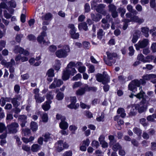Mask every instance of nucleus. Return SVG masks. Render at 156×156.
Returning <instances> with one entry per match:
<instances>
[{"mask_svg": "<svg viewBox=\"0 0 156 156\" xmlns=\"http://www.w3.org/2000/svg\"><path fill=\"white\" fill-rule=\"evenodd\" d=\"M51 103V101H49V102L46 101L42 105V108L45 111H48L50 108V104Z\"/></svg>", "mask_w": 156, "mask_h": 156, "instance_id": "20", "label": "nucleus"}, {"mask_svg": "<svg viewBox=\"0 0 156 156\" xmlns=\"http://www.w3.org/2000/svg\"><path fill=\"white\" fill-rule=\"evenodd\" d=\"M96 76L97 80L99 82H102L104 84L109 82V78L108 75L104 73V72L103 74L98 73Z\"/></svg>", "mask_w": 156, "mask_h": 156, "instance_id": "4", "label": "nucleus"}, {"mask_svg": "<svg viewBox=\"0 0 156 156\" xmlns=\"http://www.w3.org/2000/svg\"><path fill=\"white\" fill-rule=\"evenodd\" d=\"M108 10L109 12H112L116 10V7L113 4H110L108 6Z\"/></svg>", "mask_w": 156, "mask_h": 156, "instance_id": "35", "label": "nucleus"}, {"mask_svg": "<svg viewBox=\"0 0 156 156\" xmlns=\"http://www.w3.org/2000/svg\"><path fill=\"white\" fill-rule=\"evenodd\" d=\"M63 83L62 81L61 80L55 78L52 83L49 86L50 89H54L56 87H59Z\"/></svg>", "mask_w": 156, "mask_h": 156, "instance_id": "7", "label": "nucleus"}, {"mask_svg": "<svg viewBox=\"0 0 156 156\" xmlns=\"http://www.w3.org/2000/svg\"><path fill=\"white\" fill-rule=\"evenodd\" d=\"M85 88H81L78 89L76 92V94L77 96H81L83 95L85 93Z\"/></svg>", "mask_w": 156, "mask_h": 156, "instance_id": "26", "label": "nucleus"}, {"mask_svg": "<svg viewBox=\"0 0 156 156\" xmlns=\"http://www.w3.org/2000/svg\"><path fill=\"white\" fill-rule=\"evenodd\" d=\"M151 48L153 52H156V43H153L152 44Z\"/></svg>", "mask_w": 156, "mask_h": 156, "instance_id": "53", "label": "nucleus"}, {"mask_svg": "<svg viewBox=\"0 0 156 156\" xmlns=\"http://www.w3.org/2000/svg\"><path fill=\"white\" fill-rule=\"evenodd\" d=\"M91 16L92 20L95 22H98L102 18V16L99 14L95 15L94 14L91 13Z\"/></svg>", "mask_w": 156, "mask_h": 156, "instance_id": "14", "label": "nucleus"}, {"mask_svg": "<svg viewBox=\"0 0 156 156\" xmlns=\"http://www.w3.org/2000/svg\"><path fill=\"white\" fill-rule=\"evenodd\" d=\"M2 2L0 3V8L3 9H7L8 7L6 3L7 0H1Z\"/></svg>", "mask_w": 156, "mask_h": 156, "instance_id": "28", "label": "nucleus"}, {"mask_svg": "<svg viewBox=\"0 0 156 156\" xmlns=\"http://www.w3.org/2000/svg\"><path fill=\"white\" fill-rule=\"evenodd\" d=\"M23 48L19 46H16L15 47L14 49V51L16 53H21L22 51H23Z\"/></svg>", "mask_w": 156, "mask_h": 156, "instance_id": "29", "label": "nucleus"}, {"mask_svg": "<svg viewBox=\"0 0 156 156\" xmlns=\"http://www.w3.org/2000/svg\"><path fill=\"white\" fill-rule=\"evenodd\" d=\"M148 44V40L145 39L143 40L139 41L138 43L135 45L136 49L138 50L140 48H144L146 47Z\"/></svg>", "mask_w": 156, "mask_h": 156, "instance_id": "6", "label": "nucleus"}, {"mask_svg": "<svg viewBox=\"0 0 156 156\" xmlns=\"http://www.w3.org/2000/svg\"><path fill=\"white\" fill-rule=\"evenodd\" d=\"M61 64L59 61H57L56 62V64L55 66V69L58 71L60 68Z\"/></svg>", "mask_w": 156, "mask_h": 156, "instance_id": "46", "label": "nucleus"}, {"mask_svg": "<svg viewBox=\"0 0 156 156\" xmlns=\"http://www.w3.org/2000/svg\"><path fill=\"white\" fill-rule=\"evenodd\" d=\"M64 98L63 94L60 92H58L56 97V98L58 100L60 101L62 100Z\"/></svg>", "mask_w": 156, "mask_h": 156, "instance_id": "33", "label": "nucleus"}, {"mask_svg": "<svg viewBox=\"0 0 156 156\" xmlns=\"http://www.w3.org/2000/svg\"><path fill=\"white\" fill-rule=\"evenodd\" d=\"M129 55L131 56L133 55L134 52V50L133 47L132 46L129 47Z\"/></svg>", "mask_w": 156, "mask_h": 156, "instance_id": "52", "label": "nucleus"}, {"mask_svg": "<svg viewBox=\"0 0 156 156\" xmlns=\"http://www.w3.org/2000/svg\"><path fill=\"white\" fill-rule=\"evenodd\" d=\"M50 134L48 133H46L44 135V141L45 142H47L48 141L50 138Z\"/></svg>", "mask_w": 156, "mask_h": 156, "instance_id": "45", "label": "nucleus"}, {"mask_svg": "<svg viewBox=\"0 0 156 156\" xmlns=\"http://www.w3.org/2000/svg\"><path fill=\"white\" fill-rule=\"evenodd\" d=\"M57 49V47L55 45H51L49 47V50L51 52H54Z\"/></svg>", "mask_w": 156, "mask_h": 156, "instance_id": "60", "label": "nucleus"}, {"mask_svg": "<svg viewBox=\"0 0 156 156\" xmlns=\"http://www.w3.org/2000/svg\"><path fill=\"white\" fill-rule=\"evenodd\" d=\"M52 17V14L50 12H48L42 16L41 17V19L43 20L50 21Z\"/></svg>", "mask_w": 156, "mask_h": 156, "instance_id": "17", "label": "nucleus"}, {"mask_svg": "<svg viewBox=\"0 0 156 156\" xmlns=\"http://www.w3.org/2000/svg\"><path fill=\"white\" fill-rule=\"evenodd\" d=\"M83 46L85 49H88L90 47V44L88 42H84L83 43Z\"/></svg>", "mask_w": 156, "mask_h": 156, "instance_id": "56", "label": "nucleus"}, {"mask_svg": "<svg viewBox=\"0 0 156 156\" xmlns=\"http://www.w3.org/2000/svg\"><path fill=\"white\" fill-rule=\"evenodd\" d=\"M48 77H53L54 76V70L52 69H49L47 73Z\"/></svg>", "mask_w": 156, "mask_h": 156, "instance_id": "43", "label": "nucleus"}, {"mask_svg": "<svg viewBox=\"0 0 156 156\" xmlns=\"http://www.w3.org/2000/svg\"><path fill=\"white\" fill-rule=\"evenodd\" d=\"M146 119L145 118H142L140 120V122L144 126H147V124L145 122Z\"/></svg>", "mask_w": 156, "mask_h": 156, "instance_id": "61", "label": "nucleus"}, {"mask_svg": "<svg viewBox=\"0 0 156 156\" xmlns=\"http://www.w3.org/2000/svg\"><path fill=\"white\" fill-rule=\"evenodd\" d=\"M141 32L143 33L145 37H148L149 36V28L147 27H143L141 28Z\"/></svg>", "mask_w": 156, "mask_h": 156, "instance_id": "24", "label": "nucleus"}, {"mask_svg": "<svg viewBox=\"0 0 156 156\" xmlns=\"http://www.w3.org/2000/svg\"><path fill=\"white\" fill-rule=\"evenodd\" d=\"M42 119L43 122H47L48 119V115L46 113H44L43 115Z\"/></svg>", "mask_w": 156, "mask_h": 156, "instance_id": "55", "label": "nucleus"}, {"mask_svg": "<svg viewBox=\"0 0 156 156\" xmlns=\"http://www.w3.org/2000/svg\"><path fill=\"white\" fill-rule=\"evenodd\" d=\"M84 9L86 12H88L90 10V7L88 3H86L85 5Z\"/></svg>", "mask_w": 156, "mask_h": 156, "instance_id": "58", "label": "nucleus"}, {"mask_svg": "<svg viewBox=\"0 0 156 156\" xmlns=\"http://www.w3.org/2000/svg\"><path fill=\"white\" fill-rule=\"evenodd\" d=\"M105 117L104 114L102 112L100 116L96 118L98 122L103 121L104 120V118Z\"/></svg>", "mask_w": 156, "mask_h": 156, "instance_id": "44", "label": "nucleus"}, {"mask_svg": "<svg viewBox=\"0 0 156 156\" xmlns=\"http://www.w3.org/2000/svg\"><path fill=\"white\" fill-rule=\"evenodd\" d=\"M7 3L8 5L10 7L15 8L16 6V2L14 0H11L9 1Z\"/></svg>", "mask_w": 156, "mask_h": 156, "instance_id": "31", "label": "nucleus"}, {"mask_svg": "<svg viewBox=\"0 0 156 156\" xmlns=\"http://www.w3.org/2000/svg\"><path fill=\"white\" fill-rule=\"evenodd\" d=\"M137 59L143 62L146 63V61L145 60V58H144V56L142 54H140L138 55L137 57Z\"/></svg>", "mask_w": 156, "mask_h": 156, "instance_id": "39", "label": "nucleus"}, {"mask_svg": "<svg viewBox=\"0 0 156 156\" xmlns=\"http://www.w3.org/2000/svg\"><path fill=\"white\" fill-rule=\"evenodd\" d=\"M77 72L74 68H67L66 70L63 71L62 78L63 80H66L69 79L70 75L73 76Z\"/></svg>", "mask_w": 156, "mask_h": 156, "instance_id": "3", "label": "nucleus"}, {"mask_svg": "<svg viewBox=\"0 0 156 156\" xmlns=\"http://www.w3.org/2000/svg\"><path fill=\"white\" fill-rule=\"evenodd\" d=\"M117 112L118 114H120V116L122 118H124L126 115L125 110L122 108H119Z\"/></svg>", "mask_w": 156, "mask_h": 156, "instance_id": "19", "label": "nucleus"}, {"mask_svg": "<svg viewBox=\"0 0 156 156\" xmlns=\"http://www.w3.org/2000/svg\"><path fill=\"white\" fill-rule=\"evenodd\" d=\"M6 129L4 124L2 123H0V133L2 132Z\"/></svg>", "mask_w": 156, "mask_h": 156, "instance_id": "62", "label": "nucleus"}, {"mask_svg": "<svg viewBox=\"0 0 156 156\" xmlns=\"http://www.w3.org/2000/svg\"><path fill=\"white\" fill-rule=\"evenodd\" d=\"M154 58V57L153 55H147L145 58V60H146L147 62H150Z\"/></svg>", "mask_w": 156, "mask_h": 156, "instance_id": "48", "label": "nucleus"}, {"mask_svg": "<svg viewBox=\"0 0 156 156\" xmlns=\"http://www.w3.org/2000/svg\"><path fill=\"white\" fill-rule=\"evenodd\" d=\"M82 63L81 62H78L76 63V67H78V70L80 73H83L86 70V67L84 66H82Z\"/></svg>", "mask_w": 156, "mask_h": 156, "instance_id": "15", "label": "nucleus"}, {"mask_svg": "<svg viewBox=\"0 0 156 156\" xmlns=\"http://www.w3.org/2000/svg\"><path fill=\"white\" fill-rule=\"evenodd\" d=\"M133 132L138 136H140L142 133V130L139 128L135 127L133 129Z\"/></svg>", "mask_w": 156, "mask_h": 156, "instance_id": "37", "label": "nucleus"}, {"mask_svg": "<svg viewBox=\"0 0 156 156\" xmlns=\"http://www.w3.org/2000/svg\"><path fill=\"white\" fill-rule=\"evenodd\" d=\"M1 64L7 68L11 67L15 65V62L13 59H12L10 62H7L6 61L3 60L2 61Z\"/></svg>", "mask_w": 156, "mask_h": 156, "instance_id": "11", "label": "nucleus"}, {"mask_svg": "<svg viewBox=\"0 0 156 156\" xmlns=\"http://www.w3.org/2000/svg\"><path fill=\"white\" fill-rule=\"evenodd\" d=\"M47 35L46 33L44 31H42L41 34V35L38 36L37 38V41L40 43H43L45 45H47L49 43L46 42L44 40V37Z\"/></svg>", "mask_w": 156, "mask_h": 156, "instance_id": "8", "label": "nucleus"}, {"mask_svg": "<svg viewBox=\"0 0 156 156\" xmlns=\"http://www.w3.org/2000/svg\"><path fill=\"white\" fill-rule=\"evenodd\" d=\"M33 93L35 94L34 97L40 95L39 93V90L38 88H35L33 90Z\"/></svg>", "mask_w": 156, "mask_h": 156, "instance_id": "59", "label": "nucleus"}, {"mask_svg": "<svg viewBox=\"0 0 156 156\" xmlns=\"http://www.w3.org/2000/svg\"><path fill=\"white\" fill-rule=\"evenodd\" d=\"M61 122L59 124V126L60 128L64 130L66 129L68 126V124L66 122L62 120L61 119Z\"/></svg>", "mask_w": 156, "mask_h": 156, "instance_id": "18", "label": "nucleus"}, {"mask_svg": "<svg viewBox=\"0 0 156 156\" xmlns=\"http://www.w3.org/2000/svg\"><path fill=\"white\" fill-rule=\"evenodd\" d=\"M137 109L139 113H142L146 111L147 107L146 105H142L141 104H140L139 105V107Z\"/></svg>", "mask_w": 156, "mask_h": 156, "instance_id": "22", "label": "nucleus"}, {"mask_svg": "<svg viewBox=\"0 0 156 156\" xmlns=\"http://www.w3.org/2000/svg\"><path fill=\"white\" fill-rule=\"evenodd\" d=\"M55 145L57 147V150L58 152H60L63 150L64 149L63 146V141L62 140H59L56 144Z\"/></svg>", "mask_w": 156, "mask_h": 156, "instance_id": "16", "label": "nucleus"}, {"mask_svg": "<svg viewBox=\"0 0 156 156\" xmlns=\"http://www.w3.org/2000/svg\"><path fill=\"white\" fill-rule=\"evenodd\" d=\"M139 90H140V92L138 93L137 94L135 95L134 96L139 99L142 98V100L140 104L144 103L146 102V100L144 99L143 98L145 94V93L142 90L141 87L139 88Z\"/></svg>", "mask_w": 156, "mask_h": 156, "instance_id": "10", "label": "nucleus"}, {"mask_svg": "<svg viewBox=\"0 0 156 156\" xmlns=\"http://www.w3.org/2000/svg\"><path fill=\"white\" fill-rule=\"evenodd\" d=\"M108 20L105 18H103L101 20V22L104 24L101 25V27L104 29L108 28L110 27L109 24L107 23Z\"/></svg>", "mask_w": 156, "mask_h": 156, "instance_id": "21", "label": "nucleus"}, {"mask_svg": "<svg viewBox=\"0 0 156 156\" xmlns=\"http://www.w3.org/2000/svg\"><path fill=\"white\" fill-rule=\"evenodd\" d=\"M126 79V77L124 76H120L118 77L119 80L121 83H124L125 82V80Z\"/></svg>", "mask_w": 156, "mask_h": 156, "instance_id": "47", "label": "nucleus"}, {"mask_svg": "<svg viewBox=\"0 0 156 156\" xmlns=\"http://www.w3.org/2000/svg\"><path fill=\"white\" fill-rule=\"evenodd\" d=\"M79 30H81L82 28L85 30L87 29V23L85 22H83L79 24L78 25Z\"/></svg>", "mask_w": 156, "mask_h": 156, "instance_id": "25", "label": "nucleus"}, {"mask_svg": "<svg viewBox=\"0 0 156 156\" xmlns=\"http://www.w3.org/2000/svg\"><path fill=\"white\" fill-rule=\"evenodd\" d=\"M131 20L139 24H141L144 22V20L143 18H140L137 16H135L131 17Z\"/></svg>", "mask_w": 156, "mask_h": 156, "instance_id": "13", "label": "nucleus"}, {"mask_svg": "<svg viewBox=\"0 0 156 156\" xmlns=\"http://www.w3.org/2000/svg\"><path fill=\"white\" fill-rule=\"evenodd\" d=\"M121 148V146L118 143H116L112 147L113 150L115 151H116L118 150Z\"/></svg>", "mask_w": 156, "mask_h": 156, "instance_id": "40", "label": "nucleus"}, {"mask_svg": "<svg viewBox=\"0 0 156 156\" xmlns=\"http://www.w3.org/2000/svg\"><path fill=\"white\" fill-rule=\"evenodd\" d=\"M36 100V102L37 103H41L44 101V100L45 98L44 97H41L40 95L34 97Z\"/></svg>", "mask_w": 156, "mask_h": 156, "instance_id": "27", "label": "nucleus"}, {"mask_svg": "<svg viewBox=\"0 0 156 156\" xmlns=\"http://www.w3.org/2000/svg\"><path fill=\"white\" fill-rule=\"evenodd\" d=\"M40 146L37 144H34L31 147V151L33 152H37L40 149Z\"/></svg>", "mask_w": 156, "mask_h": 156, "instance_id": "32", "label": "nucleus"}, {"mask_svg": "<svg viewBox=\"0 0 156 156\" xmlns=\"http://www.w3.org/2000/svg\"><path fill=\"white\" fill-rule=\"evenodd\" d=\"M22 147L23 150L27 152H28L30 150V147L25 144H23Z\"/></svg>", "mask_w": 156, "mask_h": 156, "instance_id": "49", "label": "nucleus"}, {"mask_svg": "<svg viewBox=\"0 0 156 156\" xmlns=\"http://www.w3.org/2000/svg\"><path fill=\"white\" fill-rule=\"evenodd\" d=\"M104 35V33L103 30L102 29H99L97 33V37L99 39H101Z\"/></svg>", "mask_w": 156, "mask_h": 156, "instance_id": "34", "label": "nucleus"}, {"mask_svg": "<svg viewBox=\"0 0 156 156\" xmlns=\"http://www.w3.org/2000/svg\"><path fill=\"white\" fill-rule=\"evenodd\" d=\"M70 50L68 45H65L63 48L57 51L55 54L56 56L59 58H65L68 55Z\"/></svg>", "mask_w": 156, "mask_h": 156, "instance_id": "2", "label": "nucleus"}, {"mask_svg": "<svg viewBox=\"0 0 156 156\" xmlns=\"http://www.w3.org/2000/svg\"><path fill=\"white\" fill-rule=\"evenodd\" d=\"M79 106V105H75V104L71 103L69 105H68V107L71 109H76Z\"/></svg>", "mask_w": 156, "mask_h": 156, "instance_id": "50", "label": "nucleus"}, {"mask_svg": "<svg viewBox=\"0 0 156 156\" xmlns=\"http://www.w3.org/2000/svg\"><path fill=\"white\" fill-rule=\"evenodd\" d=\"M106 54L108 59L109 60H112L113 58L117 57V54L114 52L111 53L109 52H107Z\"/></svg>", "mask_w": 156, "mask_h": 156, "instance_id": "23", "label": "nucleus"}, {"mask_svg": "<svg viewBox=\"0 0 156 156\" xmlns=\"http://www.w3.org/2000/svg\"><path fill=\"white\" fill-rule=\"evenodd\" d=\"M19 126V125L16 122H12L7 126L8 133L13 134L16 133L18 131L17 129Z\"/></svg>", "mask_w": 156, "mask_h": 156, "instance_id": "5", "label": "nucleus"}, {"mask_svg": "<svg viewBox=\"0 0 156 156\" xmlns=\"http://www.w3.org/2000/svg\"><path fill=\"white\" fill-rule=\"evenodd\" d=\"M23 35L22 34H17L16 37V41L18 42H20L21 38L23 37Z\"/></svg>", "mask_w": 156, "mask_h": 156, "instance_id": "42", "label": "nucleus"}, {"mask_svg": "<svg viewBox=\"0 0 156 156\" xmlns=\"http://www.w3.org/2000/svg\"><path fill=\"white\" fill-rule=\"evenodd\" d=\"M72 152L70 151H66L63 154V156H72Z\"/></svg>", "mask_w": 156, "mask_h": 156, "instance_id": "64", "label": "nucleus"}, {"mask_svg": "<svg viewBox=\"0 0 156 156\" xmlns=\"http://www.w3.org/2000/svg\"><path fill=\"white\" fill-rule=\"evenodd\" d=\"M138 107V104H136L135 105H128L127 107V109H129L130 108H131V111L129 114V115L131 116L135 115H136V110L138 109H137Z\"/></svg>", "mask_w": 156, "mask_h": 156, "instance_id": "9", "label": "nucleus"}, {"mask_svg": "<svg viewBox=\"0 0 156 156\" xmlns=\"http://www.w3.org/2000/svg\"><path fill=\"white\" fill-rule=\"evenodd\" d=\"M105 7V5L101 4L99 5L96 8V11L98 12H101L103 10V9Z\"/></svg>", "mask_w": 156, "mask_h": 156, "instance_id": "38", "label": "nucleus"}, {"mask_svg": "<svg viewBox=\"0 0 156 156\" xmlns=\"http://www.w3.org/2000/svg\"><path fill=\"white\" fill-rule=\"evenodd\" d=\"M3 14L5 17L7 19H9L11 17V15L6 10H4Z\"/></svg>", "mask_w": 156, "mask_h": 156, "instance_id": "41", "label": "nucleus"}, {"mask_svg": "<svg viewBox=\"0 0 156 156\" xmlns=\"http://www.w3.org/2000/svg\"><path fill=\"white\" fill-rule=\"evenodd\" d=\"M86 89L88 91H95L97 90V88L95 87H87L86 88Z\"/></svg>", "mask_w": 156, "mask_h": 156, "instance_id": "63", "label": "nucleus"}, {"mask_svg": "<svg viewBox=\"0 0 156 156\" xmlns=\"http://www.w3.org/2000/svg\"><path fill=\"white\" fill-rule=\"evenodd\" d=\"M117 10L119 13H121V16L123 17L124 16V15L126 12L125 9L121 7L119 8Z\"/></svg>", "mask_w": 156, "mask_h": 156, "instance_id": "36", "label": "nucleus"}, {"mask_svg": "<svg viewBox=\"0 0 156 156\" xmlns=\"http://www.w3.org/2000/svg\"><path fill=\"white\" fill-rule=\"evenodd\" d=\"M92 146L93 147H95L97 148L99 146V143L98 141L96 140H93L91 144Z\"/></svg>", "mask_w": 156, "mask_h": 156, "instance_id": "54", "label": "nucleus"}, {"mask_svg": "<svg viewBox=\"0 0 156 156\" xmlns=\"http://www.w3.org/2000/svg\"><path fill=\"white\" fill-rule=\"evenodd\" d=\"M31 129L33 131H36L37 129V123L34 122H32L30 124Z\"/></svg>", "mask_w": 156, "mask_h": 156, "instance_id": "30", "label": "nucleus"}, {"mask_svg": "<svg viewBox=\"0 0 156 156\" xmlns=\"http://www.w3.org/2000/svg\"><path fill=\"white\" fill-rule=\"evenodd\" d=\"M156 78V75L153 74L146 75L143 76V79L140 80H133L129 85V89L130 90L134 92V89L136 87H139L140 83L144 85L146 83L145 80H148L152 78Z\"/></svg>", "mask_w": 156, "mask_h": 156, "instance_id": "1", "label": "nucleus"}, {"mask_svg": "<svg viewBox=\"0 0 156 156\" xmlns=\"http://www.w3.org/2000/svg\"><path fill=\"white\" fill-rule=\"evenodd\" d=\"M71 37L74 39H77L79 37V35L78 33H76L75 32L74 33L70 34Z\"/></svg>", "mask_w": 156, "mask_h": 156, "instance_id": "51", "label": "nucleus"}, {"mask_svg": "<svg viewBox=\"0 0 156 156\" xmlns=\"http://www.w3.org/2000/svg\"><path fill=\"white\" fill-rule=\"evenodd\" d=\"M21 97L19 96H17L11 99V102L14 107H17L20 105L19 101L21 100Z\"/></svg>", "mask_w": 156, "mask_h": 156, "instance_id": "12", "label": "nucleus"}, {"mask_svg": "<svg viewBox=\"0 0 156 156\" xmlns=\"http://www.w3.org/2000/svg\"><path fill=\"white\" fill-rule=\"evenodd\" d=\"M108 139L110 140V144H113V143L115 142L114 139V137L112 135H110L108 136Z\"/></svg>", "mask_w": 156, "mask_h": 156, "instance_id": "57", "label": "nucleus"}]
</instances>
